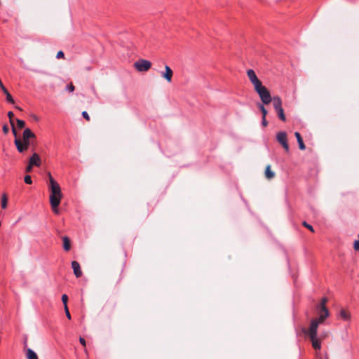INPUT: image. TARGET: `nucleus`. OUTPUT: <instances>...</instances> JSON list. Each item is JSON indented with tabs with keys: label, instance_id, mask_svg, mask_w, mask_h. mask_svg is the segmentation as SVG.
<instances>
[{
	"label": "nucleus",
	"instance_id": "nucleus-20",
	"mask_svg": "<svg viewBox=\"0 0 359 359\" xmlns=\"http://www.w3.org/2000/svg\"><path fill=\"white\" fill-rule=\"evenodd\" d=\"M258 107L260 111H262V117H266L267 115V110L265 109L264 106L263 104H259Z\"/></svg>",
	"mask_w": 359,
	"mask_h": 359
},
{
	"label": "nucleus",
	"instance_id": "nucleus-36",
	"mask_svg": "<svg viewBox=\"0 0 359 359\" xmlns=\"http://www.w3.org/2000/svg\"><path fill=\"white\" fill-rule=\"evenodd\" d=\"M262 124L264 127H266L268 125V122L266 119V117H262Z\"/></svg>",
	"mask_w": 359,
	"mask_h": 359
},
{
	"label": "nucleus",
	"instance_id": "nucleus-25",
	"mask_svg": "<svg viewBox=\"0 0 359 359\" xmlns=\"http://www.w3.org/2000/svg\"><path fill=\"white\" fill-rule=\"evenodd\" d=\"M25 182L27 184H31L32 183V180L30 175H26L25 177Z\"/></svg>",
	"mask_w": 359,
	"mask_h": 359
},
{
	"label": "nucleus",
	"instance_id": "nucleus-14",
	"mask_svg": "<svg viewBox=\"0 0 359 359\" xmlns=\"http://www.w3.org/2000/svg\"><path fill=\"white\" fill-rule=\"evenodd\" d=\"M294 135L297 138L299 149L301 150H304L306 149V146L303 142V139H302L300 133L298 132H295Z\"/></svg>",
	"mask_w": 359,
	"mask_h": 359
},
{
	"label": "nucleus",
	"instance_id": "nucleus-12",
	"mask_svg": "<svg viewBox=\"0 0 359 359\" xmlns=\"http://www.w3.org/2000/svg\"><path fill=\"white\" fill-rule=\"evenodd\" d=\"M273 107L275 110L283 108L282 107V100L280 97L278 96H274L272 97V101Z\"/></svg>",
	"mask_w": 359,
	"mask_h": 359
},
{
	"label": "nucleus",
	"instance_id": "nucleus-4",
	"mask_svg": "<svg viewBox=\"0 0 359 359\" xmlns=\"http://www.w3.org/2000/svg\"><path fill=\"white\" fill-rule=\"evenodd\" d=\"M254 89L259 95L263 104H268L272 101V97L271 96L269 90L264 86L262 83L254 88Z\"/></svg>",
	"mask_w": 359,
	"mask_h": 359
},
{
	"label": "nucleus",
	"instance_id": "nucleus-5",
	"mask_svg": "<svg viewBox=\"0 0 359 359\" xmlns=\"http://www.w3.org/2000/svg\"><path fill=\"white\" fill-rule=\"evenodd\" d=\"M134 67L139 72H147L151 67V62L147 60L140 59L134 63Z\"/></svg>",
	"mask_w": 359,
	"mask_h": 359
},
{
	"label": "nucleus",
	"instance_id": "nucleus-28",
	"mask_svg": "<svg viewBox=\"0 0 359 359\" xmlns=\"http://www.w3.org/2000/svg\"><path fill=\"white\" fill-rule=\"evenodd\" d=\"M75 89L74 86L71 83L69 86H67V90L69 92H73Z\"/></svg>",
	"mask_w": 359,
	"mask_h": 359
},
{
	"label": "nucleus",
	"instance_id": "nucleus-31",
	"mask_svg": "<svg viewBox=\"0 0 359 359\" xmlns=\"http://www.w3.org/2000/svg\"><path fill=\"white\" fill-rule=\"evenodd\" d=\"M64 309H65V315H66L67 318L69 320H70L71 319V314L69 313L68 307L64 308Z\"/></svg>",
	"mask_w": 359,
	"mask_h": 359
},
{
	"label": "nucleus",
	"instance_id": "nucleus-37",
	"mask_svg": "<svg viewBox=\"0 0 359 359\" xmlns=\"http://www.w3.org/2000/svg\"><path fill=\"white\" fill-rule=\"evenodd\" d=\"M79 341L83 346H86V340L83 337L79 338Z\"/></svg>",
	"mask_w": 359,
	"mask_h": 359
},
{
	"label": "nucleus",
	"instance_id": "nucleus-7",
	"mask_svg": "<svg viewBox=\"0 0 359 359\" xmlns=\"http://www.w3.org/2000/svg\"><path fill=\"white\" fill-rule=\"evenodd\" d=\"M247 75L253 85L254 88L258 86L259 84L262 83V81L257 78L255 71L253 69H248L247 71Z\"/></svg>",
	"mask_w": 359,
	"mask_h": 359
},
{
	"label": "nucleus",
	"instance_id": "nucleus-26",
	"mask_svg": "<svg viewBox=\"0 0 359 359\" xmlns=\"http://www.w3.org/2000/svg\"><path fill=\"white\" fill-rule=\"evenodd\" d=\"M56 57L57 59L64 58L65 57V54H64L63 51H62V50L58 51L57 53Z\"/></svg>",
	"mask_w": 359,
	"mask_h": 359
},
{
	"label": "nucleus",
	"instance_id": "nucleus-38",
	"mask_svg": "<svg viewBox=\"0 0 359 359\" xmlns=\"http://www.w3.org/2000/svg\"><path fill=\"white\" fill-rule=\"evenodd\" d=\"M15 108H16V109H18V110H20V111H22V109H21L20 107H18V106H17V107H15Z\"/></svg>",
	"mask_w": 359,
	"mask_h": 359
},
{
	"label": "nucleus",
	"instance_id": "nucleus-19",
	"mask_svg": "<svg viewBox=\"0 0 359 359\" xmlns=\"http://www.w3.org/2000/svg\"><path fill=\"white\" fill-rule=\"evenodd\" d=\"M340 316L344 320H348L350 318V315L345 310L341 309L340 311Z\"/></svg>",
	"mask_w": 359,
	"mask_h": 359
},
{
	"label": "nucleus",
	"instance_id": "nucleus-9",
	"mask_svg": "<svg viewBox=\"0 0 359 359\" xmlns=\"http://www.w3.org/2000/svg\"><path fill=\"white\" fill-rule=\"evenodd\" d=\"M173 76V72L168 65L165 66V72H161V76L168 83H171Z\"/></svg>",
	"mask_w": 359,
	"mask_h": 359
},
{
	"label": "nucleus",
	"instance_id": "nucleus-3",
	"mask_svg": "<svg viewBox=\"0 0 359 359\" xmlns=\"http://www.w3.org/2000/svg\"><path fill=\"white\" fill-rule=\"evenodd\" d=\"M322 323L323 322L320 321L317 318L313 319L311 321V325L309 330L305 332V333L309 336L310 340L311 341L312 346L316 350H320L321 348V343L320 342L319 339H318L317 332L318 325Z\"/></svg>",
	"mask_w": 359,
	"mask_h": 359
},
{
	"label": "nucleus",
	"instance_id": "nucleus-21",
	"mask_svg": "<svg viewBox=\"0 0 359 359\" xmlns=\"http://www.w3.org/2000/svg\"><path fill=\"white\" fill-rule=\"evenodd\" d=\"M62 302L64 304V308L68 307L67 306V302H68V296L65 294H62Z\"/></svg>",
	"mask_w": 359,
	"mask_h": 359
},
{
	"label": "nucleus",
	"instance_id": "nucleus-30",
	"mask_svg": "<svg viewBox=\"0 0 359 359\" xmlns=\"http://www.w3.org/2000/svg\"><path fill=\"white\" fill-rule=\"evenodd\" d=\"M353 248L356 251H359V239L354 242Z\"/></svg>",
	"mask_w": 359,
	"mask_h": 359
},
{
	"label": "nucleus",
	"instance_id": "nucleus-33",
	"mask_svg": "<svg viewBox=\"0 0 359 359\" xmlns=\"http://www.w3.org/2000/svg\"><path fill=\"white\" fill-rule=\"evenodd\" d=\"M328 334L327 333H323L320 335L319 337H318V339H319V341L320 342L321 341V340H323V339L326 338L327 337Z\"/></svg>",
	"mask_w": 359,
	"mask_h": 359
},
{
	"label": "nucleus",
	"instance_id": "nucleus-8",
	"mask_svg": "<svg viewBox=\"0 0 359 359\" xmlns=\"http://www.w3.org/2000/svg\"><path fill=\"white\" fill-rule=\"evenodd\" d=\"M317 310L319 315V317L317 319L321 322H323L329 316L328 309H327L326 306H323V307L318 306Z\"/></svg>",
	"mask_w": 359,
	"mask_h": 359
},
{
	"label": "nucleus",
	"instance_id": "nucleus-13",
	"mask_svg": "<svg viewBox=\"0 0 359 359\" xmlns=\"http://www.w3.org/2000/svg\"><path fill=\"white\" fill-rule=\"evenodd\" d=\"M264 175H265V177L269 180H272L273 178H274L275 177V172L271 170V167L270 165H267L266 168H265V172H264Z\"/></svg>",
	"mask_w": 359,
	"mask_h": 359
},
{
	"label": "nucleus",
	"instance_id": "nucleus-16",
	"mask_svg": "<svg viewBox=\"0 0 359 359\" xmlns=\"http://www.w3.org/2000/svg\"><path fill=\"white\" fill-rule=\"evenodd\" d=\"M63 248L65 251H69L71 249V242L67 236L62 237Z\"/></svg>",
	"mask_w": 359,
	"mask_h": 359
},
{
	"label": "nucleus",
	"instance_id": "nucleus-35",
	"mask_svg": "<svg viewBox=\"0 0 359 359\" xmlns=\"http://www.w3.org/2000/svg\"><path fill=\"white\" fill-rule=\"evenodd\" d=\"M11 127H12V132H13V133L14 136L15 137V138H18V137H17V131H16V129H15V125H14V124H13V125H11Z\"/></svg>",
	"mask_w": 359,
	"mask_h": 359
},
{
	"label": "nucleus",
	"instance_id": "nucleus-11",
	"mask_svg": "<svg viewBox=\"0 0 359 359\" xmlns=\"http://www.w3.org/2000/svg\"><path fill=\"white\" fill-rule=\"evenodd\" d=\"M72 267L73 269L74 273L76 278H79L82 276V271L81 270V266L78 262L73 261L72 262Z\"/></svg>",
	"mask_w": 359,
	"mask_h": 359
},
{
	"label": "nucleus",
	"instance_id": "nucleus-22",
	"mask_svg": "<svg viewBox=\"0 0 359 359\" xmlns=\"http://www.w3.org/2000/svg\"><path fill=\"white\" fill-rule=\"evenodd\" d=\"M17 126L19 128H23L25 126V122L20 119H16Z\"/></svg>",
	"mask_w": 359,
	"mask_h": 359
},
{
	"label": "nucleus",
	"instance_id": "nucleus-10",
	"mask_svg": "<svg viewBox=\"0 0 359 359\" xmlns=\"http://www.w3.org/2000/svg\"><path fill=\"white\" fill-rule=\"evenodd\" d=\"M29 163L31 164V165L39 167L41 164V161L39 154L34 153L30 157Z\"/></svg>",
	"mask_w": 359,
	"mask_h": 359
},
{
	"label": "nucleus",
	"instance_id": "nucleus-18",
	"mask_svg": "<svg viewBox=\"0 0 359 359\" xmlns=\"http://www.w3.org/2000/svg\"><path fill=\"white\" fill-rule=\"evenodd\" d=\"M7 203H8L7 196H6V194H3V196L1 197V208H6L7 206Z\"/></svg>",
	"mask_w": 359,
	"mask_h": 359
},
{
	"label": "nucleus",
	"instance_id": "nucleus-6",
	"mask_svg": "<svg viewBox=\"0 0 359 359\" xmlns=\"http://www.w3.org/2000/svg\"><path fill=\"white\" fill-rule=\"evenodd\" d=\"M277 141L283 146L286 151H289L287 133L283 131L278 132L276 135Z\"/></svg>",
	"mask_w": 359,
	"mask_h": 359
},
{
	"label": "nucleus",
	"instance_id": "nucleus-15",
	"mask_svg": "<svg viewBox=\"0 0 359 359\" xmlns=\"http://www.w3.org/2000/svg\"><path fill=\"white\" fill-rule=\"evenodd\" d=\"M27 359H39L36 353L31 348L26 349Z\"/></svg>",
	"mask_w": 359,
	"mask_h": 359
},
{
	"label": "nucleus",
	"instance_id": "nucleus-34",
	"mask_svg": "<svg viewBox=\"0 0 359 359\" xmlns=\"http://www.w3.org/2000/svg\"><path fill=\"white\" fill-rule=\"evenodd\" d=\"M33 165H31V164L29 163L27 166L25 168V171L27 172H30L32 170Z\"/></svg>",
	"mask_w": 359,
	"mask_h": 359
},
{
	"label": "nucleus",
	"instance_id": "nucleus-23",
	"mask_svg": "<svg viewBox=\"0 0 359 359\" xmlns=\"http://www.w3.org/2000/svg\"><path fill=\"white\" fill-rule=\"evenodd\" d=\"M8 116L9 118V122H10L11 125L14 124V121H13L14 114H13V112L11 111H8Z\"/></svg>",
	"mask_w": 359,
	"mask_h": 359
},
{
	"label": "nucleus",
	"instance_id": "nucleus-17",
	"mask_svg": "<svg viewBox=\"0 0 359 359\" xmlns=\"http://www.w3.org/2000/svg\"><path fill=\"white\" fill-rule=\"evenodd\" d=\"M276 111V112L278 114V116L279 118L281 121H286V117H285V115L284 114L283 109L281 108V109H277Z\"/></svg>",
	"mask_w": 359,
	"mask_h": 359
},
{
	"label": "nucleus",
	"instance_id": "nucleus-29",
	"mask_svg": "<svg viewBox=\"0 0 359 359\" xmlns=\"http://www.w3.org/2000/svg\"><path fill=\"white\" fill-rule=\"evenodd\" d=\"M82 116L83 117L88 121H90V116L88 115V114L87 113V111H84L82 112Z\"/></svg>",
	"mask_w": 359,
	"mask_h": 359
},
{
	"label": "nucleus",
	"instance_id": "nucleus-27",
	"mask_svg": "<svg viewBox=\"0 0 359 359\" xmlns=\"http://www.w3.org/2000/svg\"><path fill=\"white\" fill-rule=\"evenodd\" d=\"M327 302V299L326 297H323L322 299H321V302H320V304H319L318 306L320 307H323V306H325L326 303Z\"/></svg>",
	"mask_w": 359,
	"mask_h": 359
},
{
	"label": "nucleus",
	"instance_id": "nucleus-2",
	"mask_svg": "<svg viewBox=\"0 0 359 359\" xmlns=\"http://www.w3.org/2000/svg\"><path fill=\"white\" fill-rule=\"evenodd\" d=\"M35 139V134L29 128H25L23 131L22 139L15 138L14 143L17 150L20 153H23L28 149L30 145L34 144Z\"/></svg>",
	"mask_w": 359,
	"mask_h": 359
},
{
	"label": "nucleus",
	"instance_id": "nucleus-32",
	"mask_svg": "<svg viewBox=\"0 0 359 359\" xmlns=\"http://www.w3.org/2000/svg\"><path fill=\"white\" fill-rule=\"evenodd\" d=\"M2 130H3L4 133L6 135V134H8V133L9 131V128L6 124H5L3 126Z\"/></svg>",
	"mask_w": 359,
	"mask_h": 359
},
{
	"label": "nucleus",
	"instance_id": "nucleus-1",
	"mask_svg": "<svg viewBox=\"0 0 359 359\" xmlns=\"http://www.w3.org/2000/svg\"><path fill=\"white\" fill-rule=\"evenodd\" d=\"M48 176L49 178L48 188L50 191V203L53 211L55 214H59L58 206L60 204V201L63 195L59 184L54 180L50 172H48Z\"/></svg>",
	"mask_w": 359,
	"mask_h": 359
},
{
	"label": "nucleus",
	"instance_id": "nucleus-24",
	"mask_svg": "<svg viewBox=\"0 0 359 359\" xmlns=\"http://www.w3.org/2000/svg\"><path fill=\"white\" fill-rule=\"evenodd\" d=\"M302 225L310 230L311 232H314L313 226L309 224L306 222H303Z\"/></svg>",
	"mask_w": 359,
	"mask_h": 359
}]
</instances>
